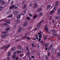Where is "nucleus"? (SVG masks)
I'll use <instances>...</instances> for the list:
<instances>
[{"instance_id":"f257e3e1","label":"nucleus","mask_w":60,"mask_h":60,"mask_svg":"<svg viewBox=\"0 0 60 60\" xmlns=\"http://www.w3.org/2000/svg\"><path fill=\"white\" fill-rule=\"evenodd\" d=\"M45 29L47 33L49 34V29L47 28V25H45Z\"/></svg>"},{"instance_id":"f03ea898","label":"nucleus","mask_w":60,"mask_h":60,"mask_svg":"<svg viewBox=\"0 0 60 60\" xmlns=\"http://www.w3.org/2000/svg\"><path fill=\"white\" fill-rule=\"evenodd\" d=\"M23 50V48L22 47H21L20 49H19V50L17 51V54H19L20 53H21Z\"/></svg>"},{"instance_id":"7ed1b4c3","label":"nucleus","mask_w":60,"mask_h":60,"mask_svg":"<svg viewBox=\"0 0 60 60\" xmlns=\"http://www.w3.org/2000/svg\"><path fill=\"white\" fill-rule=\"evenodd\" d=\"M41 43L43 45H44L45 46V47H47L48 46V44H45V45L44 44V42H43V40H41Z\"/></svg>"},{"instance_id":"20e7f679","label":"nucleus","mask_w":60,"mask_h":60,"mask_svg":"<svg viewBox=\"0 0 60 60\" xmlns=\"http://www.w3.org/2000/svg\"><path fill=\"white\" fill-rule=\"evenodd\" d=\"M14 13L15 14V15H17L19 13L18 12V11L17 10H15L14 12Z\"/></svg>"},{"instance_id":"39448f33","label":"nucleus","mask_w":60,"mask_h":60,"mask_svg":"<svg viewBox=\"0 0 60 60\" xmlns=\"http://www.w3.org/2000/svg\"><path fill=\"white\" fill-rule=\"evenodd\" d=\"M6 37V34L2 35H1V38L3 39L5 38Z\"/></svg>"},{"instance_id":"423d86ee","label":"nucleus","mask_w":60,"mask_h":60,"mask_svg":"<svg viewBox=\"0 0 60 60\" xmlns=\"http://www.w3.org/2000/svg\"><path fill=\"white\" fill-rule=\"evenodd\" d=\"M22 14H20L17 16L16 17V18H17L18 19H19L20 17V16H22Z\"/></svg>"},{"instance_id":"0eeeda50","label":"nucleus","mask_w":60,"mask_h":60,"mask_svg":"<svg viewBox=\"0 0 60 60\" xmlns=\"http://www.w3.org/2000/svg\"><path fill=\"white\" fill-rule=\"evenodd\" d=\"M22 27H20L19 28L18 30V32L19 33H20V32H21V30H22Z\"/></svg>"},{"instance_id":"6e6552de","label":"nucleus","mask_w":60,"mask_h":60,"mask_svg":"<svg viewBox=\"0 0 60 60\" xmlns=\"http://www.w3.org/2000/svg\"><path fill=\"white\" fill-rule=\"evenodd\" d=\"M19 6L18 5H16L15 6L14 5V9H17Z\"/></svg>"},{"instance_id":"1a4fd4ad","label":"nucleus","mask_w":60,"mask_h":60,"mask_svg":"<svg viewBox=\"0 0 60 60\" xmlns=\"http://www.w3.org/2000/svg\"><path fill=\"white\" fill-rule=\"evenodd\" d=\"M26 13V10H24L22 12V13L23 15H25Z\"/></svg>"},{"instance_id":"9d476101","label":"nucleus","mask_w":60,"mask_h":60,"mask_svg":"<svg viewBox=\"0 0 60 60\" xmlns=\"http://www.w3.org/2000/svg\"><path fill=\"white\" fill-rule=\"evenodd\" d=\"M30 52L29 51L27 53V56H28V57H29L30 56Z\"/></svg>"},{"instance_id":"9b49d317","label":"nucleus","mask_w":60,"mask_h":60,"mask_svg":"<svg viewBox=\"0 0 60 60\" xmlns=\"http://www.w3.org/2000/svg\"><path fill=\"white\" fill-rule=\"evenodd\" d=\"M54 11L52 10L50 11L49 13L50 15H52L53 14V13H54Z\"/></svg>"},{"instance_id":"f8f14e48","label":"nucleus","mask_w":60,"mask_h":60,"mask_svg":"<svg viewBox=\"0 0 60 60\" xmlns=\"http://www.w3.org/2000/svg\"><path fill=\"white\" fill-rule=\"evenodd\" d=\"M51 7V5H48L47 7V9H49V8H50Z\"/></svg>"},{"instance_id":"ddd939ff","label":"nucleus","mask_w":60,"mask_h":60,"mask_svg":"<svg viewBox=\"0 0 60 60\" xmlns=\"http://www.w3.org/2000/svg\"><path fill=\"white\" fill-rule=\"evenodd\" d=\"M34 8H36L37 7V4L36 3H34Z\"/></svg>"},{"instance_id":"4468645a","label":"nucleus","mask_w":60,"mask_h":60,"mask_svg":"<svg viewBox=\"0 0 60 60\" xmlns=\"http://www.w3.org/2000/svg\"><path fill=\"white\" fill-rule=\"evenodd\" d=\"M11 13V10H10L8 11V12H7V13L8 14H10V13Z\"/></svg>"},{"instance_id":"2eb2a0df","label":"nucleus","mask_w":60,"mask_h":60,"mask_svg":"<svg viewBox=\"0 0 60 60\" xmlns=\"http://www.w3.org/2000/svg\"><path fill=\"white\" fill-rule=\"evenodd\" d=\"M16 57V56L14 55L12 57V58L13 59V60L14 59H16L15 58Z\"/></svg>"},{"instance_id":"dca6fc26","label":"nucleus","mask_w":60,"mask_h":60,"mask_svg":"<svg viewBox=\"0 0 60 60\" xmlns=\"http://www.w3.org/2000/svg\"><path fill=\"white\" fill-rule=\"evenodd\" d=\"M38 25L37 26V30H38V29H39V28H40V26H41V25Z\"/></svg>"},{"instance_id":"f3484780","label":"nucleus","mask_w":60,"mask_h":60,"mask_svg":"<svg viewBox=\"0 0 60 60\" xmlns=\"http://www.w3.org/2000/svg\"><path fill=\"white\" fill-rule=\"evenodd\" d=\"M9 47H10V45H8L5 47V49H6H6H8V48H9Z\"/></svg>"},{"instance_id":"a211bd4d","label":"nucleus","mask_w":60,"mask_h":60,"mask_svg":"<svg viewBox=\"0 0 60 60\" xmlns=\"http://www.w3.org/2000/svg\"><path fill=\"white\" fill-rule=\"evenodd\" d=\"M52 51L53 53H54V52H55V53H56V50L55 48H53L52 49Z\"/></svg>"},{"instance_id":"6ab92c4d","label":"nucleus","mask_w":60,"mask_h":60,"mask_svg":"<svg viewBox=\"0 0 60 60\" xmlns=\"http://www.w3.org/2000/svg\"><path fill=\"white\" fill-rule=\"evenodd\" d=\"M55 19H60V17L59 16H56L55 17Z\"/></svg>"},{"instance_id":"aec40b11","label":"nucleus","mask_w":60,"mask_h":60,"mask_svg":"<svg viewBox=\"0 0 60 60\" xmlns=\"http://www.w3.org/2000/svg\"><path fill=\"white\" fill-rule=\"evenodd\" d=\"M26 0H23L22 1V4H26Z\"/></svg>"},{"instance_id":"412c9836","label":"nucleus","mask_w":60,"mask_h":60,"mask_svg":"<svg viewBox=\"0 0 60 60\" xmlns=\"http://www.w3.org/2000/svg\"><path fill=\"white\" fill-rule=\"evenodd\" d=\"M57 38L58 40L60 39V34L57 37Z\"/></svg>"},{"instance_id":"4be33fe9","label":"nucleus","mask_w":60,"mask_h":60,"mask_svg":"<svg viewBox=\"0 0 60 60\" xmlns=\"http://www.w3.org/2000/svg\"><path fill=\"white\" fill-rule=\"evenodd\" d=\"M16 49V48L15 47H14L12 48V51H13L15 50Z\"/></svg>"},{"instance_id":"5701e85b","label":"nucleus","mask_w":60,"mask_h":60,"mask_svg":"<svg viewBox=\"0 0 60 60\" xmlns=\"http://www.w3.org/2000/svg\"><path fill=\"white\" fill-rule=\"evenodd\" d=\"M13 8H14V5L11 6L10 7V9H13Z\"/></svg>"},{"instance_id":"b1692460","label":"nucleus","mask_w":60,"mask_h":60,"mask_svg":"<svg viewBox=\"0 0 60 60\" xmlns=\"http://www.w3.org/2000/svg\"><path fill=\"white\" fill-rule=\"evenodd\" d=\"M11 52H9L8 53V56H11Z\"/></svg>"},{"instance_id":"393cba45","label":"nucleus","mask_w":60,"mask_h":60,"mask_svg":"<svg viewBox=\"0 0 60 60\" xmlns=\"http://www.w3.org/2000/svg\"><path fill=\"white\" fill-rule=\"evenodd\" d=\"M32 27L31 26H30L29 27H28L27 29L28 30H30V29H31L32 28Z\"/></svg>"},{"instance_id":"a878e982","label":"nucleus","mask_w":60,"mask_h":60,"mask_svg":"<svg viewBox=\"0 0 60 60\" xmlns=\"http://www.w3.org/2000/svg\"><path fill=\"white\" fill-rule=\"evenodd\" d=\"M58 14H60V8H59L58 10Z\"/></svg>"},{"instance_id":"bb28decb","label":"nucleus","mask_w":60,"mask_h":60,"mask_svg":"<svg viewBox=\"0 0 60 60\" xmlns=\"http://www.w3.org/2000/svg\"><path fill=\"white\" fill-rule=\"evenodd\" d=\"M26 5H25L22 7V9H25V8H26Z\"/></svg>"},{"instance_id":"cd10ccee","label":"nucleus","mask_w":60,"mask_h":60,"mask_svg":"<svg viewBox=\"0 0 60 60\" xmlns=\"http://www.w3.org/2000/svg\"><path fill=\"white\" fill-rule=\"evenodd\" d=\"M32 46V47H35V45H34V43H33L31 44Z\"/></svg>"},{"instance_id":"c85d7f7f","label":"nucleus","mask_w":60,"mask_h":60,"mask_svg":"<svg viewBox=\"0 0 60 60\" xmlns=\"http://www.w3.org/2000/svg\"><path fill=\"white\" fill-rule=\"evenodd\" d=\"M57 8H56V7H55L54 8L53 10H52V11H53L54 12H55V11H56V9Z\"/></svg>"},{"instance_id":"c756f323","label":"nucleus","mask_w":60,"mask_h":60,"mask_svg":"<svg viewBox=\"0 0 60 60\" xmlns=\"http://www.w3.org/2000/svg\"><path fill=\"white\" fill-rule=\"evenodd\" d=\"M4 8V7H0V11H1V10H3Z\"/></svg>"},{"instance_id":"7c9ffc66","label":"nucleus","mask_w":60,"mask_h":60,"mask_svg":"<svg viewBox=\"0 0 60 60\" xmlns=\"http://www.w3.org/2000/svg\"><path fill=\"white\" fill-rule=\"evenodd\" d=\"M52 32L53 33H56V31H55V30H54L53 29L52 30Z\"/></svg>"},{"instance_id":"2f4dec72","label":"nucleus","mask_w":60,"mask_h":60,"mask_svg":"<svg viewBox=\"0 0 60 60\" xmlns=\"http://www.w3.org/2000/svg\"><path fill=\"white\" fill-rule=\"evenodd\" d=\"M37 15H36L34 16L33 19H35V18H37Z\"/></svg>"},{"instance_id":"473e14b6","label":"nucleus","mask_w":60,"mask_h":60,"mask_svg":"<svg viewBox=\"0 0 60 60\" xmlns=\"http://www.w3.org/2000/svg\"><path fill=\"white\" fill-rule=\"evenodd\" d=\"M42 15V14L41 13H40L38 15L39 16H41Z\"/></svg>"},{"instance_id":"72a5a7b5","label":"nucleus","mask_w":60,"mask_h":60,"mask_svg":"<svg viewBox=\"0 0 60 60\" xmlns=\"http://www.w3.org/2000/svg\"><path fill=\"white\" fill-rule=\"evenodd\" d=\"M17 53V52H15L14 53V56H16V54Z\"/></svg>"},{"instance_id":"f704fd0d","label":"nucleus","mask_w":60,"mask_h":60,"mask_svg":"<svg viewBox=\"0 0 60 60\" xmlns=\"http://www.w3.org/2000/svg\"><path fill=\"white\" fill-rule=\"evenodd\" d=\"M15 22L16 23H18L19 22V20H16L15 21Z\"/></svg>"},{"instance_id":"c9c22d12","label":"nucleus","mask_w":60,"mask_h":60,"mask_svg":"<svg viewBox=\"0 0 60 60\" xmlns=\"http://www.w3.org/2000/svg\"><path fill=\"white\" fill-rule=\"evenodd\" d=\"M24 54H22L20 56V57H22V56H24Z\"/></svg>"},{"instance_id":"e433bc0d","label":"nucleus","mask_w":60,"mask_h":60,"mask_svg":"<svg viewBox=\"0 0 60 60\" xmlns=\"http://www.w3.org/2000/svg\"><path fill=\"white\" fill-rule=\"evenodd\" d=\"M41 11V8H39L37 11L39 12V11Z\"/></svg>"},{"instance_id":"4c0bfd02","label":"nucleus","mask_w":60,"mask_h":60,"mask_svg":"<svg viewBox=\"0 0 60 60\" xmlns=\"http://www.w3.org/2000/svg\"><path fill=\"white\" fill-rule=\"evenodd\" d=\"M1 3H2L1 4H2V5H3V4H6V3H5L4 2H2Z\"/></svg>"},{"instance_id":"58836bf2","label":"nucleus","mask_w":60,"mask_h":60,"mask_svg":"<svg viewBox=\"0 0 60 60\" xmlns=\"http://www.w3.org/2000/svg\"><path fill=\"white\" fill-rule=\"evenodd\" d=\"M12 16H13L12 15H11L8 16V17L11 18V17H12Z\"/></svg>"},{"instance_id":"ea45409f","label":"nucleus","mask_w":60,"mask_h":60,"mask_svg":"<svg viewBox=\"0 0 60 60\" xmlns=\"http://www.w3.org/2000/svg\"><path fill=\"white\" fill-rule=\"evenodd\" d=\"M10 22L9 21H7L6 22V23H8V24H10Z\"/></svg>"},{"instance_id":"a19ab883","label":"nucleus","mask_w":60,"mask_h":60,"mask_svg":"<svg viewBox=\"0 0 60 60\" xmlns=\"http://www.w3.org/2000/svg\"><path fill=\"white\" fill-rule=\"evenodd\" d=\"M46 36L47 37H45L44 39H45V40H46V39H47V37H48V35H46Z\"/></svg>"},{"instance_id":"79ce46f5","label":"nucleus","mask_w":60,"mask_h":60,"mask_svg":"<svg viewBox=\"0 0 60 60\" xmlns=\"http://www.w3.org/2000/svg\"><path fill=\"white\" fill-rule=\"evenodd\" d=\"M57 55L58 56H60V52H59L58 53Z\"/></svg>"},{"instance_id":"37998d69","label":"nucleus","mask_w":60,"mask_h":60,"mask_svg":"<svg viewBox=\"0 0 60 60\" xmlns=\"http://www.w3.org/2000/svg\"><path fill=\"white\" fill-rule=\"evenodd\" d=\"M37 55L38 56H39V55H40V52H38Z\"/></svg>"},{"instance_id":"c03bdc74","label":"nucleus","mask_w":60,"mask_h":60,"mask_svg":"<svg viewBox=\"0 0 60 60\" xmlns=\"http://www.w3.org/2000/svg\"><path fill=\"white\" fill-rule=\"evenodd\" d=\"M41 37V34L39 35V38H41L42 37Z\"/></svg>"},{"instance_id":"a18cd8bd","label":"nucleus","mask_w":60,"mask_h":60,"mask_svg":"<svg viewBox=\"0 0 60 60\" xmlns=\"http://www.w3.org/2000/svg\"><path fill=\"white\" fill-rule=\"evenodd\" d=\"M50 55V52H48V56H49Z\"/></svg>"},{"instance_id":"49530a36","label":"nucleus","mask_w":60,"mask_h":60,"mask_svg":"<svg viewBox=\"0 0 60 60\" xmlns=\"http://www.w3.org/2000/svg\"><path fill=\"white\" fill-rule=\"evenodd\" d=\"M27 19H28V20H30V18L29 17H27L26 18Z\"/></svg>"},{"instance_id":"de8ad7c7","label":"nucleus","mask_w":60,"mask_h":60,"mask_svg":"<svg viewBox=\"0 0 60 60\" xmlns=\"http://www.w3.org/2000/svg\"><path fill=\"white\" fill-rule=\"evenodd\" d=\"M23 25L24 26H26V25H27V24L24 23L23 24Z\"/></svg>"},{"instance_id":"09e8293b","label":"nucleus","mask_w":60,"mask_h":60,"mask_svg":"<svg viewBox=\"0 0 60 60\" xmlns=\"http://www.w3.org/2000/svg\"><path fill=\"white\" fill-rule=\"evenodd\" d=\"M53 46V45H52V44H51L50 45H49V47L50 48H52V46Z\"/></svg>"},{"instance_id":"8fccbe9b","label":"nucleus","mask_w":60,"mask_h":60,"mask_svg":"<svg viewBox=\"0 0 60 60\" xmlns=\"http://www.w3.org/2000/svg\"><path fill=\"white\" fill-rule=\"evenodd\" d=\"M53 35H54V36H56V34L55 33H53Z\"/></svg>"},{"instance_id":"3c124183","label":"nucleus","mask_w":60,"mask_h":60,"mask_svg":"<svg viewBox=\"0 0 60 60\" xmlns=\"http://www.w3.org/2000/svg\"><path fill=\"white\" fill-rule=\"evenodd\" d=\"M43 20L42 21H41V22H40L38 24V25H40V24L41 23H42V22H43Z\"/></svg>"},{"instance_id":"603ef678","label":"nucleus","mask_w":60,"mask_h":60,"mask_svg":"<svg viewBox=\"0 0 60 60\" xmlns=\"http://www.w3.org/2000/svg\"><path fill=\"white\" fill-rule=\"evenodd\" d=\"M58 3H59L58 1H57L56 2V4H57H57H58Z\"/></svg>"},{"instance_id":"864d4df0","label":"nucleus","mask_w":60,"mask_h":60,"mask_svg":"<svg viewBox=\"0 0 60 60\" xmlns=\"http://www.w3.org/2000/svg\"><path fill=\"white\" fill-rule=\"evenodd\" d=\"M25 24H26L27 25V22L26 21L24 23Z\"/></svg>"},{"instance_id":"5fc2aeb1","label":"nucleus","mask_w":60,"mask_h":60,"mask_svg":"<svg viewBox=\"0 0 60 60\" xmlns=\"http://www.w3.org/2000/svg\"><path fill=\"white\" fill-rule=\"evenodd\" d=\"M21 47V46L20 45H19L18 46L17 48H18V49H19V48H20V47Z\"/></svg>"},{"instance_id":"6e6d98bb","label":"nucleus","mask_w":60,"mask_h":60,"mask_svg":"<svg viewBox=\"0 0 60 60\" xmlns=\"http://www.w3.org/2000/svg\"><path fill=\"white\" fill-rule=\"evenodd\" d=\"M45 59H48V56H45Z\"/></svg>"},{"instance_id":"4d7b16f0","label":"nucleus","mask_w":60,"mask_h":60,"mask_svg":"<svg viewBox=\"0 0 60 60\" xmlns=\"http://www.w3.org/2000/svg\"><path fill=\"white\" fill-rule=\"evenodd\" d=\"M34 57H35V56H34V55L32 56V58H35Z\"/></svg>"},{"instance_id":"13d9d810","label":"nucleus","mask_w":60,"mask_h":60,"mask_svg":"<svg viewBox=\"0 0 60 60\" xmlns=\"http://www.w3.org/2000/svg\"><path fill=\"white\" fill-rule=\"evenodd\" d=\"M5 47V46H3V47H1V49H3Z\"/></svg>"},{"instance_id":"bf43d9fd","label":"nucleus","mask_w":60,"mask_h":60,"mask_svg":"<svg viewBox=\"0 0 60 60\" xmlns=\"http://www.w3.org/2000/svg\"><path fill=\"white\" fill-rule=\"evenodd\" d=\"M15 59H16V60H18V59H19L18 57H15Z\"/></svg>"},{"instance_id":"052dcab7","label":"nucleus","mask_w":60,"mask_h":60,"mask_svg":"<svg viewBox=\"0 0 60 60\" xmlns=\"http://www.w3.org/2000/svg\"><path fill=\"white\" fill-rule=\"evenodd\" d=\"M7 60H10V58L9 57H8L7 58Z\"/></svg>"},{"instance_id":"680f3d73","label":"nucleus","mask_w":60,"mask_h":60,"mask_svg":"<svg viewBox=\"0 0 60 60\" xmlns=\"http://www.w3.org/2000/svg\"><path fill=\"white\" fill-rule=\"evenodd\" d=\"M6 30H10V28H7Z\"/></svg>"},{"instance_id":"e2e57ef3","label":"nucleus","mask_w":60,"mask_h":60,"mask_svg":"<svg viewBox=\"0 0 60 60\" xmlns=\"http://www.w3.org/2000/svg\"><path fill=\"white\" fill-rule=\"evenodd\" d=\"M57 4H56L54 5L55 6V7H56V8H57V7H56V6H57Z\"/></svg>"},{"instance_id":"0e129e2a","label":"nucleus","mask_w":60,"mask_h":60,"mask_svg":"<svg viewBox=\"0 0 60 60\" xmlns=\"http://www.w3.org/2000/svg\"><path fill=\"white\" fill-rule=\"evenodd\" d=\"M28 34H29V33L27 32L25 34V35H28Z\"/></svg>"},{"instance_id":"69168bd1","label":"nucleus","mask_w":60,"mask_h":60,"mask_svg":"<svg viewBox=\"0 0 60 60\" xmlns=\"http://www.w3.org/2000/svg\"><path fill=\"white\" fill-rule=\"evenodd\" d=\"M38 48H40V45H39V44H38Z\"/></svg>"},{"instance_id":"338daca9","label":"nucleus","mask_w":60,"mask_h":60,"mask_svg":"<svg viewBox=\"0 0 60 60\" xmlns=\"http://www.w3.org/2000/svg\"><path fill=\"white\" fill-rule=\"evenodd\" d=\"M29 60H32V58L31 57H30L29 59Z\"/></svg>"},{"instance_id":"774afa93","label":"nucleus","mask_w":60,"mask_h":60,"mask_svg":"<svg viewBox=\"0 0 60 60\" xmlns=\"http://www.w3.org/2000/svg\"><path fill=\"white\" fill-rule=\"evenodd\" d=\"M14 3H11V5H13V4Z\"/></svg>"}]
</instances>
